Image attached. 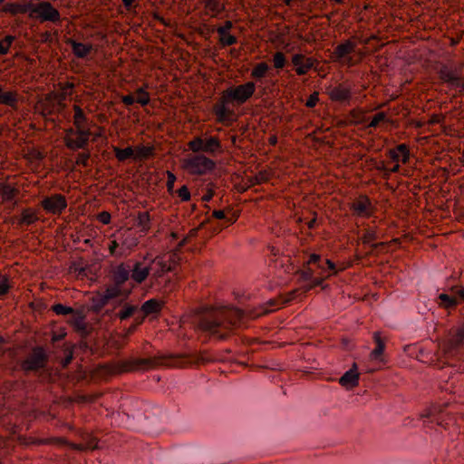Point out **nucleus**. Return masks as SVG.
<instances>
[{
	"instance_id": "8",
	"label": "nucleus",
	"mask_w": 464,
	"mask_h": 464,
	"mask_svg": "<svg viewBox=\"0 0 464 464\" xmlns=\"http://www.w3.org/2000/svg\"><path fill=\"white\" fill-rule=\"evenodd\" d=\"M356 46V43L351 39L339 44L333 53V60L347 66L355 65L358 60L353 59L350 54L355 52Z\"/></svg>"
},
{
	"instance_id": "22",
	"label": "nucleus",
	"mask_w": 464,
	"mask_h": 464,
	"mask_svg": "<svg viewBox=\"0 0 464 464\" xmlns=\"http://www.w3.org/2000/svg\"><path fill=\"white\" fill-rule=\"evenodd\" d=\"M121 254H127L138 244V238L131 231H126L122 235Z\"/></svg>"
},
{
	"instance_id": "61",
	"label": "nucleus",
	"mask_w": 464,
	"mask_h": 464,
	"mask_svg": "<svg viewBox=\"0 0 464 464\" xmlns=\"http://www.w3.org/2000/svg\"><path fill=\"white\" fill-rule=\"evenodd\" d=\"M42 39L44 42H51L52 41V34L50 32H44L42 34Z\"/></svg>"
},
{
	"instance_id": "40",
	"label": "nucleus",
	"mask_w": 464,
	"mask_h": 464,
	"mask_svg": "<svg viewBox=\"0 0 464 464\" xmlns=\"http://www.w3.org/2000/svg\"><path fill=\"white\" fill-rule=\"evenodd\" d=\"M274 67L276 69H282L285 64V54L281 52H276L273 57Z\"/></svg>"
},
{
	"instance_id": "33",
	"label": "nucleus",
	"mask_w": 464,
	"mask_h": 464,
	"mask_svg": "<svg viewBox=\"0 0 464 464\" xmlns=\"http://www.w3.org/2000/svg\"><path fill=\"white\" fill-rule=\"evenodd\" d=\"M135 102L140 105H146L150 102V96L142 88L138 89L134 93Z\"/></svg>"
},
{
	"instance_id": "18",
	"label": "nucleus",
	"mask_w": 464,
	"mask_h": 464,
	"mask_svg": "<svg viewBox=\"0 0 464 464\" xmlns=\"http://www.w3.org/2000/svg\"><path fill=\"white\" fill-rule=\"evenodd\" d=\"M339 383L347 390H352L359 383V373L354 364L352 369L347 371L340 379Z\"/></svg>"
},
{
	"instance_id": "43",
	"label": "nucleus",
	"mask_w": 464,
	"mask_h": 464,
	"mask_svg": "<svg viewBox=\"0 0 464 464\" xmlns=\"http://www.w3.org/2000/svg\"><path fill=\"white\" fill-rule=\"evenodd\" d=\"M385 120H386V114L384 112H378L372 117L371 122L369 123V127L374 128L380 122L384 121Z\"/></svg>"
},
{
	"instance_id": "57",
	"label": "nucleus",
	"mask_w": 464,
	"mask_h": 464,
	"mask_svg": "<svg viewBox=\"0 0 464 464\" xmlns=\"http://www.w3.org/2000/svg\"><path fill=\"white\" fill-rule=\"evenodd\" d=\"M4 193L9 198H12L14 196V189L9 186H5Z\"/></svg>"
},
{
	"instance_id": "36",
	"label": "nucleus",
	"mask_w": 464,
	"mask_h": 464,
	"mask_svg": "<svg viewBox=\"0 0 464 464\" xmlns=\"http://www.w3.org/2000/svg\"><path fill=\"white\" fill-rule=\"evenodd\" d=\"M74 121H75L76 129L85 128L84 123L86 121V118H85L84 112L80 108H77L75 110Z\"/></svg>"
},
{
	"instance_id": "17",
	"label": "nucleus",
	"mask_w": 464,
	"mask_h": 464,
	"mask_svg": "<svg viewBox=\"0 0 464 464\" xmlns=\"http://www.w3.org/2000/svg\"><path fill=\"white\" fill-rule=\"evenodd\" d=\"M67 44L72 47L73 54L81 59L88 57L93 49L92 44H83L72 38L67 40Z\"/></svg>"
},
{
	"instance_id": "59",
	"label": "nucleus",
	"mask_w": 464,
	"mask_h": 464,
	"mask_svg": "<svg viewBox=\"0 0 464 464\" xmlns=\"http://www.w3.org/2000/svg\"><path fill=\"white\" fill-rule=\"evenodd\" d=\"M97 442L95 441H91L89 442L85 447L83 446H79L78 449L79 450H83V449H89V450H93L95 448H97Z\"/></svg>"
},
{
	"instance_id": "50",
	"label": "nucleus",
	"mask_w": 464,
	"mask_h": 464,
	"mask_svg": "<svg viewBox=\"0 0 464 464\" xmlns=\"http://www.w3.org/2000/svg\"><path fill=\"white\" fill-rule=\"evenodd\" d=\"M315 271L313 268L308 267L307 269L301 272V278L303 280H310L313 278Z\"/></svg>"
},
{
	"instance_id": "44",
	"label": "nucleus",
	"mask_w": 464,
	"mask_h": 464,
	"mask_svg": "<svg viewBox=\"0 0 464 464\" xmlns=\"http://www.w3.org/2000/svg\"><path fill=\"white\" fill-rule=\"evenodd\" d=\"M376 238V232L371 229L365 231L362 237V242L364 244H371Z\"/></svg>"
},
{
	"instance_id": "46",
	"label": "nucleus",
	"mask_w": 464,
	"mask_h": 464,
	"mask_svg": "<svg viewBox=\"0 0 464 464\" xmlns=\"http://www.w3.org/2000/svg\"><path fill=\"white\" fill-rule=\"evenodd\" d=\"M88 160H89V154L86 152H82V153L78 154L77 159H76V163L78 165L87 166Z\"/></svg>"
},
{
	"instance_id": "14",
	"label": "nucleus",
	"mask_w": 464,
	"mask_h": 464,
	"mask_svg": "<svg viewBox=\"0 0 464 464\" xmlns=\"http://www.w3.org/2000/svg\"><path fill=\"white\" fill-rule=\"evenodd\" d=\"M72 315L69 323L73 327L74 331L82 337L85 338L89 334L88 324L85 322L86 315L82 310H74L71 313Z\"/></svg>"
},
{
	"instance_id": "53",
	"label": "nucleus",
	"mask_w": 464,
	"mask_h": 464,
	"mask_svg": "<svg viewBox=\"0 0 464 464\" xmlns=\"http://www.w3.org/2000/svg\"><path fill=\"white\" fill-rule=\"evenodd\" d=\"M99 220L103 224H109L111 221V215L108 212H102L98 217Z\"/></svg>"
},
{
	"instance_id": "21",
	"label": "nucleus",
	"mask_w": 464,
	"mask_h": 464,
	"mask_svg": "<svg viewBox=\"0 0 464 464\" xmlns=\"http://www.w3.org/2000/svg\"><path fill=\"white\" fill-rule=\"evenodd\" d=\"M354 212L362 217H367L371 214V202L367 198H361L353 204Z\"/></svg>"
},
{
	"instance_id": "39",
	"label": "nucleus",
	"mask_w": 464,
	"mask_h": 464,
	"mask_svg": "<svg viewBox=\"0 0 464 464\" xmlns=\"http://www.w3.org/2000/svg\"><path fill=\"white\" fill-rule=\"evenodd\" d=\"M135 310V305L125 304L123 309L118 313V317H120L121 320L127 319L133 314Z\"/></svg>"
},
{
	"instance_id": "58",
	"label": "nucleus",
	"mask_w": 464,
	"mask_h": 464,
	"mask_svg": "<svg viewBox=\"0 0 464 464\" xmlns=\"http://www.w3.org/2000/svg\"><path fill=\"white\" fill-rule=\"evenodd\" d=\"M213 217L218 219H223L226 218L225 212L223 210H215L212 213Z\"/></svg>"
},
{
	"instance_id": "1",
	"label": "nucleus",
	"mask_w": 464,
	"mask_h": 464,
	"mask_svg": "<svg viewBox=\"0 0 464 464\" xmlns=\"http://www.w3.org/2000/svg\"><path fill=\"white\" fill-rule=\"evenodd\" d=\"M243 314L237 308H218L204 314L199 321V327L207 332L217 334L219 328L229 329L238 324Z\"/></svg>"
},
{
	"instance_id": "60",
	"label": "nucleus",
	"mask_w": 464,
	"mask_h": 464,
	"mask_svg": "<svg viewBox=\"0 0 464 464\" xmlns=\"http://www.w3.org/2000/svg\"><path fill=\"white\" fill-rule=\"evenodd\" d=\"M109 248L111 255L115 254L116 251V239H111L109 243Z\"/></svg>"
},
{
	"instance_id": "26",
	"label": "nucleus",
	"mask_w": 464,
	"mask_h": 464,
	"mask_svg": "<svg viewBox=\"0 0 464 464\" xmlns=\"http://www.w3.org/2000/svg\"><path fill=\"white\" fill-rule=\"evenodd\" d=\"M392 158L396 160H401L402 163H406L409 160L410 153L405 144H400L396 149L391 150Z\"/></svg>"
},
{
	"instance_id": "31",
	"label": "nucleus",
	"mask_w": 464,
	"mask_h": 464,
	"mask_svg": "<svg viewBox=\"0 0 464 464\" xmlns=\"http://www.w3.org/2000/svg\"><path fill=\"white\" fill-rule=\"evenodd\" d=\"M268 69L269 66L266 63H259L253 68L251 76L256 79L263 78L266 74Z\"/></svg>"
},
{
	"instance_id": "30",
	"label": "nucleus",
	"mask_w": 464,
	"mask_h": 464,
	"mask_svg": "<svg viewBox=\"0 0 464 464\" xmlns=\"http://www.w3.org/2000/svg\"><path fill=\"white\" fill-rule=\"evenodd\" d=\"M14 40L15 37L14 35L8 34L0 41V55H6L9 53V49Z\"/></svg>"
},
{
	"instance_id": "38",
	"label": "nucleus",
	"mask_w": 464,
	"mask_h": 464,
	"mask_svg": "<svg viewBox=\"0 0 464 464\" xmlns=\"http://www.w3.org/2000/svg\"><path fill=\"white\" fill-rule=\"evenodd\" d=\"M129 158L135 159V150L130 147L124 150L118 149V160H123Z\"/></svg>"
},
{
	"instance_id": "52",
	"label": "nucleus",
	"mask_w": 464,
	"mask_h": 464,
	"mask_svg": "<svg viewBox=\"0 0 464 464\" xmlns=\"http://www.w3.org/2000/svg\"><path fill=\"white\" fill-rule=\"evenodd\" d=\"M9 291V285L6 280H3L0 282V295H5Z\"/></svg>"
},
{
	"instance_id": "54",
	"label": "nucleus",
	"mask_w": 464,
	"mask_h": 464,
	"mask_svg": "<svg viewBox=\"0 0 464 464\" xmlns=\"http://www.w3.org/2000/svg\"><path fill=\"white\" fill-rule=\"evenodd\" d=\"M452 87L459 89L460 92L464 93V78L459 77Z\"/></svg>"
},
{
	"instance_id": "48",
	"label": "nucleus",
	"mask_w": 464,
	"mask_h": 464,
	"mask_svg": "<svg viewBox=\"0 0 464 464\" xmlns=\"http://www.w3.org/2000/svg\"><path fill=\"white\" fill-rule=\"evenodd\" d=\"M167 176H168V180H167L168 190L172 191V189L174 188V183L176 181V176L170 171L167 172Z\"/></svg>"
},
{
	"instance_id": "23",
	"label": "nucleus",
	"mask_w": 464,
	"mask_h": 464,
	"mask_svg": "<svg viewBox=\"0 0 464 464\" xmlns=\"http://www.w3.org/2000/svg\"><path fill=\"white\" fill-rule=\"evenodd\" d=\"M163 303L161 301L152 298L142 304L141 311L145 315L158 314L160 312Z\"/></svg>"
},
{
	"instance_id": "35",
	"label": "nucleus",
	"mask_w": 464,
	"mask_h": 464,
	"mask_svg": "<svg viewBox=\"0 0 464 464\" xmlns=\"http://www.w3.org/2000/svg\"><path fill=\"white\" fill-rule=\"evenodd\" d=\"M138 225L142 232L149 228L150 216L148 212L139 213L137 218Z\"/></svg>"
},
{
	"instance_id": "19",
	"label": "nucleus",
	"mask_w": 464,
	"mask_h": 464,
	"mask_svg": "<svg viewBox=\"0 0 464 464\" xmlns=\"http://www.w3.org/2000/svg\"><path fill=\"white\" fill-rule=\"evenodd\" d=\"M151 276L158 278L172 269L171 265L162 258H156L150 264Z\"/></svg>"
},
{
	"instance_id": "29",
	"label": "nucleus",
	"mask_w": 464,
	"mask_h": 464,
	"mask_svg": "<svg viewBox=\"0 0 464 464\" xmlns=\"http://www.w3.org/2000/svg\"><path fill=\"white\" fill-rule=\"evenodd\" d=\"M37 220L36 214L31 209H24L21 218H19L20 225H32Z\"/></svg>"
},
{
	"instance_id": "45",
	"label": "nucleus",
	"mask_w": 464,
	"mask_h": 464,
	"mask_svg": "<svg viewBox=\"0 0 464 464\" xmlns=\"http://www.w3.org/2000/svg\"><path fill=\"white\" fill-rule=\"evenodd\" d=\"M178 195L183 201H187L190 198V193L186 186H182L178 190Z\"/></svg>"
},
{
	"instance_id": "4",
	"label": "nucleus",
	"mask_w": 464,
	"mask_h": 464,
	"mask_svg": "<svg viewBox=\"0 0 464 464\" xmlns=\"http://www.w3.org/2000/svg\"><path fill=\"white\" fill-rule=\"evenodd\" d=\"M150 272V265L141 262H135L132 266H128L127 267L123 265L118 266V297L121 292V289L120 288L121 284L127 283L123 290L124 295H126L133 287L130 279L140 284L148 277Z\"/></svg>"
},
{
	"instance_id": "51",
	"label": "nucleus",
	"mask_w": 464,
	"mask_h": 464,
	"mask_svg": "<svg viewBox=\"0 0 464 464\" xmlns=\"http://www.w3.org/2000/svg\"><path fill=\"white\" fill-rule=\"evenodd\" d=\"M317 102H318V94H317V93H314V94H312V95L309 97V99L306 101V103H305V104H306V106H307V107L312 108V107L315 106V104L317 103Z\"/></svg>"
},
{
	"instance_id": "2",
	"label": "nucleus",
	"mask_w": 464,
	"mask_h": 464,
	"mask_svg": "<svg viewBox=\"0 0 464 464\" xmlns=\"http://www.w3.org/2000/svg\"><path fill=\"white\" fill-rule=\"evenodd\" d=\"M159 366L183 367L179 356H154L146 359H122L118 361V373L138 370H150Z\"/></svg>"
},
{
	"instance_id": "15",
	"label": "nucleus",
	"mask_w": 464,
	"mask_h": 464,
	"mask_svg": "<svg viewBox=\"0 0 464 464\" xmlns=\"http://www.w3.org/2000/svg\"><path fill=\"white\" fill-rule=\"evenodd\" d=\"M315 265L317 269L320 270L321 276H325L326 275H335L338 270L335 268V265L329 259L324 260V262L321 260V256L317 254H312L307 261V266Z\"/></svg>"
},
{
	"instance_id": "64",
	"label": "nucleus",
	"mask_w": 464,
	"mask_h": 464,
	"mask_svg": "<svg viewBox=\"0 0 464 464\" xmlns=\"http://www.w3.org/2000/svg\"><path fill=\"white\" fill-rule=\"evenodd\" d=\"M135 329V325L132 324L126 332V334H124V336H127L128 334H131Z\"/></svg>"
},
{
	"instance_id": "49",
	"label": "nucleus",
	"mask_w": 464,
	"mask_h": 464,
	"mask_svg": "<svg viewBox=\"0 0 464 464\" xmlns=\"http://www.w3.org/2000/svg\"><path fill=\"white\" fill-rule=\"evenodd\" d=\"M232 28V23L230 21H227L225 24L217 29V32L219 35H223L225 34H228V31Z\"/></svg>"
},
{
	"instance_id": "9",
	"label": "nucleus",
	"mask_w": 464,
	"mask_h": 464,
	"mask_svg": "<svg viewBox=\"0 0 464 464\" xmlns=\"http://www.w3.org/2000/svg\"><path fill=\"white\" fill-rule=\"evenodd\" d=\"M188 148L193 152L204 151L209 154H215L221 150V144L218 138L208 137L202 139L197 137L188 142Z\"/></svg>"
},
{
	"instance_id": "3",
	"label": "nucleus",
	"mask_w": 464,
	"mask_h": 464,
	"mask_svg": "<svg viewBox=\"0 0 464 464\" xmlns=\"http://www.w3.org/2000/svg\"><path fill=\"white\" fill-rule=\"evenodd\" d=\"M115 307L116 283L92 297L91 309L101 316L102 324L108 329L113 326L116 319V314L113 312Z\"/></svg>"
},
{
	"instance_id": "5",
	"label": "nucleus",
	"mask_w": 464,
	"mask_h": 464,
	"mask_svg": "<svg viewBox=\"0 0 464 464\" xmlns=\"http://www.w3.org/2000/svg\"><path fill=\"white\" fill-rule=\"evenodd\" d=\"M255 91V83L247 82L245 84L227 88L224 91L221 100L224 103L243 104L254 94Z\"/></svg>"
},
{
	"instance_id": "27",
	"label": "nucleus",
	"mask_w": 464,
	"mask_h": 464,
	"mask_svg": "<svg viewBox=\"0 0 464 464\" xmlns=\"http://www.w3.org/2000/svg\"><path fill=\"white\" fill-rule=\"evenodd\" d=\"M440 78L449 82L451 86L455 84L457 80L459 79L458 73L448 66H443L440 71Z\"/></svg>"
},
{
	"instance_id": "20",
	"label": "nucleus",
	"mask_w": 464,
	"mask_h": 464,
	"mask_svg": "<svg viewBox=\"0 0 464 464\" xmlns=\"http://www.w3.org/2000/svg\"><path fill=\"white\" fill-rule=\"evenodd\" d=\"M32 8V1L25 4L8 3L4 5L3 12L10 14L11 15H16L18 14H29Z\"/></svg>"
},
{
	"instance_id": "25",
	"label": "nucleus",
	"mask_w": 464,
	"mask_h": 464,
	"mask_svg": "<svg viewBox=\"0 0 464 464\" xmlns=\"http://www.w3.org/2000/svg\"><path fill=\"white\" fill-rule=\"evenodd\" d=\"M329 95L334 101L343 102L350 98V90L344 86H337L329 92Z\"/></svg>"
},
{
	"instance_id": "13",
	"label": "nucleus",
	"mask_w": 464,
	"mask_h": 464,
	"mask_svg": "<svg viewBox=\"0 0 464 464\" xmlns=\"http://www.w3.org/2000/svg\"><path fill=\"white\" fill-rule=\"evenodd\" d=\"M464 348V328L458 329L456 333L449 338L443 346V351L449 355L457 354Z\"/></svg>"
},
{
	"instance_id": "28",
	"label": "nucleus",
	"mask_w": 464,
	"mask_h": 464,
	"mask_svg": "<svg viewBox=\"0 0 464 464\" xmlns=\"http://www.w3.org/2000/svg\"><path fill=\"white\" fill-rule=\"evenodd\" d=\"M374 341L376 343V347L371 353V358L372 360H380L382 354L383 353L385 344L381 339L379 333H374Z\"/></svg>"
},
{
	"instance_id": "16",
	"label": "nucleus",
	"mask_w": 464,
	"mask_h": 464,
	"mask_svg": "<svg viewBox=\"0 0 464 464\" xmlns=\"http://www.w3.org/2000/svg\"><path fill=\"white\" fill-rule=\"evenodd\" d=\"M292 63L295 67L296 73L298 75H304L314 66L317 61L310 57H305L301 53H296L292 57Z\"/></svg>"
},
{
	"instance_id": "47",
	"label": "nucleus",
	"mask_w": 464,
	"mask_h": 464,
	"mask_svg": "<svg viewBox=\"0 0 464 464\" xmlns=\"http://www.w3.org/2000/svg\"><path fill=\"white\" fill-rule=\"evenodd\" d=\"M330 275H326L325 276H321V277H317V278H314L313 281H312V284L310 285H308L307 287H305V291H309L311 290L312 288H314V286H317V285H321L323 281L329 277Z\"/></svg>"
},
{
	"instance_id": "7",
	"label": "nucleus",
	"mask_w": 464,
	"mask_h": 464,
	"mask_svg": "<svg viewBox=\"0 0 464 464\" xmlns=\"http://www.w3.org/2000/svg\"><path fill=\"white\" fill-rule=\"evenodd\" d=\"M183 167L191 174L202 175L215 167V162L204 155H196L184 160Z\"/></svg>"
},
{
	"instance_id": "24",
	"label": "nucleus",
	"mask_w": 464,
	"mask_h": 464,
	"mask_svg": "<svg viewBox=\"0 0 464 464\" xmlns=\"http://www.w3.org/2000/svg\"><path fill=\"white\" fill-rule=\"evenodd\" d=\"M17 93L14 92H3L2 86H0V103L7 105L12 109H17Z\"/></svg>"
},
{
	"instance_id": "6",
	"label": "nucleus",
	"mask_w": 464,
	"mask_h": 464,
	"mask_svg": "<svg viewBox=\"0 0 464 464\" xmlns=\"http://www.w3.org/2000/svg\"><path fill=\"white\" fill-rule=\"evenodd\" d=\"M48 355L41 346L34 347L31 353L22 362V369L25 372L40 373L46 372Z\"/></svg>"
},
{
	"instance_id": "10",
	"label": "nucleus",
	"mask_w": 464,
	"mask_h": 464,
	"mask_svg": "<svg viewBox=\"0 0 464 464\" xmlns=\"http://www.w3.org/2000/svg\"><path fill=\"white\" fill-rule=\"evenodd\" d=\"M41 205L46 212L60 215L67 208V200L62 194H53L51 197H45Z\"/></svg>"
},
{
	"instance_id": "34",
	"label": "nucleus",
	"mask_w": 464,
	"mask_h": 464,
	"mask_svg": "<svg viewBox=\"0 0 464 464\" xmlns=\"http://www.w3.org/2000/svg\"><path fill=\"white\" fill-rule=\"evenodd\" d=\"M442 411V407L440 405H431L429 408L425 409L421 413V418H431L435 417L438 413Z\"/></svg>"
},
{
	"instance_id": "37",
	"label": "nucleus",
	"mask_w": 464,
	"mask_h": 464,
	"mask_svg": "<svg viewBox=\"0 0 464 464\" xmlns=\"http://www.w3.org/2000/svg\"><path fill=\"white\" fill-rule=\"evenodd\" d=\"M53 311L59 315H68L73 313V308L63 305V304H56L53 306Z\"/></svg>"
},
{
	"instance_id": "11",
	"label": "nucleus",
	"mask_w": 464,
	"mask_h": 464,
	"mask_svg": "<svg viewBox=\"0 0 464 464\" xmlns=\"http://www.w3.org/2000/svg\"><path fill=\"white\" fill-rule=\"evenodd\" d=\"M91 138L86 128L76 129V131L66 139L67 147L71 150L85 149Z\"/></svg>"
},
{
	"instance_id": "62",
	"label": "nucleus",
	"mask_w": 464,
	"mask_h": 464,
	"mask_svg": "<svg viewBox=\"0 0 464 464\" xmlns=\"http://www.w3.org/2000/svg\"><path fill=\"white\" fill-rule=\"evenodd\" d=\"M122 2L127 9L130 10L131 8L133 0H122Z\"/></svg>"
},
{
	"instance_id": "32",
	"label": "nucleus",
	"mask_w": 464,
	"mask_h": 464,
	"mask_svg": "<svg viewBox=\"0 0 464 464\" xmlns=\"http://www.w3.org/2000/svg\"><path fill=\"white\" fill-rule=\"evenodd\" d=\"M153 148L149 146L139 147L135 149V160H143L151 156Z\"/></svg>"
},
{
	"instance_id": "63",
	"label": "nucleus",
	"mask_w": 464,
	"mask_h": 464,
	"mask_svg": "<svg viewBox=\"0 0 464 464\" xmlns=\"http://www.w3.org/2000/svg\"><path fill=\"white\" fill-rule=\"evenodd\" d=\"M198 228H192L189 232L187 237H193L197 235Z\"/></svg>"
},
{
	"instance_id": "55",
	"label": "nucleus",
	"mask_w": 464,
	"mask_h": 464,
	"mask_svg": "<svg viewBox=\"0 0 464 464\" xmlns=\"http://www.w3.org/2000/svg\"><path fill=\"white\" fill-rule=\"evenodd\" d=\"M122 102H123L125 104H127V105H130V104H132L133 102H135V98H134L133 93H132V94H130V95L123 96V97H122Z\"/></svg>"
},
{
	"instance_id": "41",
	"label": "nucleus",
	"mask_w": 464,
	"mask_h": 464,
	"mask_svg": "<svg viewBox=\"0 0 464 464\" xmlns=\"http://www.w3.org/2000/svg\"><path fill=\"white\" fill-rule=\"evenodd\" d=\"M205 7L214 13H219L221 11V5L218 0H202Z\"/></svg>"
},
{
	"instance_id": "56",
	"label": "nucleus",
	"mask_w": 464,
	"mask_h": 464,
	"mask_svg": "<svg viewBox=\"0 0 464 464\" xmlns=\"http://www.w3.org/2000/svg\"><path fill=\"white\" fill-rule=\"evenodd\" d=\"M225 104H226V103H224V102H222V105H221V106H219V107L217 109V114H218V117H220V118H223V117L226 115V113H227V108H226Z\"/></svg>"
},
{
	"instance_id": "42",
	"label": "nucleus",
	"mask_w": 464,
	"mask_h": 464,
	"mask_svg": "<svg viewBox=\"0 0 464 464\" xmlns=\"http://www.w3.org/2000/svg\"><path fill=\"white\" fill-rule=\"evenodd\" d=\"M219 41L221 43V44L225 45V46H229V45H232L234 44H236L237 42V38L229 34H225L223 35H219Z\"/></svg>"
},
{
	"instance_id": "12",
	"label": "nucleus",
	"mask_w": 464,
	"mask_h": 464,
	"mask_svg": "<svg viewBox=\"0 0 464 464\" xmlns=\"http://www.w3.org/2000/svg\"><path fill=\"white\" fill-rule=\"evenodd\" d=\"M464 298L463 288H451L450 293H441L439 295V305L443 308H452L456 306L461 299Z\"/></svg>"
}]
</instances>
